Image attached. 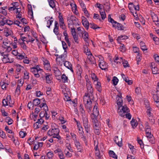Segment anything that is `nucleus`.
I'll return each mask as SVG.
<instances>
[{
    "instance_id": "nucleus-14",
    "label": "nucleus",
    "mask_w": 159,
    "mask_h": 159,
    "mask_svg": "<svg viewBox=\"0 0 159 159\" xmlns=\"http://www.w3.org/2000/svg\"><path fill=\"white\" fill-rule=\"evenodd\" d=\"M46 76L44 78V80L47 84H49L52 82V75L51 74L49 73H47V74H46Z\"/></svg>"
},
{
    "instance_id": "nucleus-13",
    "label": "nucleus",
    "mask_w": 159,
    "mask_h": 159,
    "mask_svg": "<svg viewBox=\"0 0 159 159\" xmlns=\"http://www.w3.org/2000/svg\"><path fill=\"white\" fill-rule=\"evenodd\" d=\"M98 66L102 70H104L106 71L108 70V65L104 61L99 63Z\"/></svg>"
},
{
    "instance_id": "nucleus-35",
    "label": "nucleus",
    "mask_w": 159,
    "mask_h": 159,
    "mask_svg": "<svg viewBox=\"0 0 159 159\" xmlns=\"http://www.w3.org/2000/svg\"><path fill=\"white\" fill-rule=\"evenodd\" d=\"M82 69L80 65H78L77 66V74L78 75L80 76L82 73Z\"/></svg>"
},
{
    "instance_id": "nucleus-40",
    "label": "nucleus",
    "mask_w": 159,
    "mask_h": 159,
    "mask_svg": "<svg viewBox=\"0 0 159 159\" xmlns=\"http://www.w3.org/2000/svg\"><path fill=\"white\" fill-rule=\"evenodd\" d=\"M91 78L94 81V84H95L98 81V79L97 78V76L94 73H92L91 74Z\"/></svg>"
},
{
    "instance_id": "nucleus-58",
    "label": "nucleus",
    "mask_w": 159,
    "mask_h": 159,
    "mask_svg": "<svg viewBox=\"0 0 159 159\" xmlns=\"http://www.w3.org/2000/svg\"><path fill=\"white\" fill-rule=\"evenodd\" d=\"M20 136L22 138H23L26 135V133L25 132L20 131L19 132Z\"/></svg>"
},
{
    "instance_id": "nucleus-10",
    "label": "nucleus",
    "mask_w": 159,
    "mask_h": 159,
    "mask_svg": "<svg viewBox=\"0 0 159 159\" xmlns=\"http://www.w3.org/2000/svg\"><path fill=\"white\" fill-rule=\"evenodd\" d=\"M74 143L79 152H82L83 151V147L77 139H75Z\"/></svg>"
},
{
    "instance_id": "nucleus-30",
    "label": "nucleus",
    "mask_w": 159,
    "mask_h": 159,
    "mask_svg": "<svg viewBox=\"0 0 159 159\" xmlns=\"http://www.w3.org/2000/svg\"><path fill=\"white\" fill-rule=\"evenodd\" d=\"M151 110L150 108L148 109L147 111V113L148 117H150L149 118V120L151 121V122L153 123L154 122V120L152 119V114L151 113Z\"/></svg>"
},
{
    "instance_id": "nucleus-21",
    "label": "nucleus",
    "mask_w": 159,
    "mask_h": 159,
    "mask_svg": "<svg viewBox=\"0 0 159 159\" xmlns=\"http://www.w3.org/2000/svg\"><path fill=\"white\" fill-rule=\"evenodd\" d=\"M91 95L89 93H86L84 97L83 100L84 104L90 101V97Z\"/></svg>"
},
{
    "instance_id": "nucleus-45",
    "label": "nucleus",
    "mask_w": 159,
    "mask_h": 159,
    "mask_svg": "<svg viewBox=\"0 0 159 159\" xmlns=\"http://www.w3.org/2000/svg\"><path fill=\"white\" fill-rule=\"evenodd\" d=\"M8 84H7L3 82H0V85L2 88L3 89H6L7 86L8 85Z\"/></svg>"
},
{
    "instance_id": "nucleus-44",
    "label": "nucleus",
    "mask_w": 159,
    "mask_h": 159,
    "mask_svg": "<svg viewBox=\"0 0 159 159\" xmlns=\"http://www.w3.org/2000/svg\"><path fill=\"white\" fill-rule=\"evenodd\" d=\"M61 78L63 82L67 83L68 82V77L65 74H64L62 75Z\"/></svg>"
},
{
    "instance_id": "nucleus-49",
    "label": "nucleus",
    "mask_w": 159,
    "mask_h": 159,
    "mask_svg": "<svg viewBox=\"0 0 159 159\" xmlns=\"http://www.w3.org/2000/svg\"><path fill=\"white\" fill-rule=\"evenodd\" d=\"M109 154L111 157L116 159L117 158V156L115 154V152L113 151H109Z\"/></svg>"
},
{
    "instance_id": "nucleus-39",
    "label": "nucleus",
    "mask_w": 159,
    "mask_h": 159,
    "mask_svg": "<svg viewBox=\"0 0 159 159\" xmlns=\"http://www.w3.org/2000/svg\"><path fill=\"white\" fill-rule=\"evenodd\" d=\"M70 20H71L73 24H78V19L75 16H71Z\"/></svg>"
},
{
    "instance_id": "nucleus-2",
    "label": "nucleus",
    "mask_w": 159,
    "mask_h": 159,
    "mask_svg": "<svg viewBox=\"0 0 159 159\" xmlns=\"http://www.w3.org/2000/svg\"><path fill=\"white\" fill-rule=\"evenodd\" d=\"M42 70V69L40 68L39 66L37 65L33 67L30 68V71L34 75L35 77L39 78L40 77V75L39 72L40 71Z\"/></svg>"
},
{
    "instance_id": "nucleus-53",
    "label": "nucleus",
    "mask_w": 159,
    "mask_h": 159,
    "mask_svg": "<svg viewBox=\"0 0 159 159\" xmlns=\"http://www.w3.org/2000/svg\"><path fill=\"white\" fill-rule=\"evenodd\" d=\"M66 148L70 152H73V150L72 149L70 144L69 143H66Z\"/></svg>"
},
{
    "instance_id": "nucleus-43",
    "label": "nucleus",
    "mask_w": 159,
    "mask_h": 159,
    "mask_svg": "<svg viewBox=\"0 0 159 159\" xmlns=\"http://www.w3.org/2000/svg\"><path fill=\"white\" fill-rule=\"evenodd\" d=\"M16 70L18 72H20V71L24 69V67L19 64L16 65Z\"/></svg>"
},
{
    "instance_id": "nucleus-56",
    "label": "nucleus",
    "mask_w": 159,
    "mask_h": 159,
    "mask_svg": "<svg viewBox=\"0 0 159 159\" xmlns=\"http://www.w3.org/2000/svg\"><path fill=\"white\" fill-rule=\"evenodd\" d=\"M4 21L6 23L7 25H13L14 23V22L13 21L9 20H4Z\"/></svg>"
},
{
    "instance_id": "nucleus-7",
    "label": "nucleus",
    "mask_w": 159,
    "mask_h": 159,
    "mask_svg": "<svg viewBox=\"0 0 159 159\" xmlns=\"http://www.w3.org/2000/svg\"><path fill=\"white\" fill-rule=\"evenodd\" d=\"M129 111V109L126 105L123 106L121 110L118 111L119 115L122 117H124L125 116V114L126 113H128Z\"/></svg>"
},
{
    "instance_id": "nucleus-64",
    "label": "nucleus",
    "mask_w": 159,
    "mask_h": 159,
    "mask_svg": "<svg viewBox=\"0 0 159 159\" xmlns=\"http://www.w3.org/2000/svg\"><path fill=\"white\" fill-rule=\"evenodd\" d=\"M153 57L156 62H159V56L157 54H155L154 55Z\"/></svg>"
},
{
    "instance_id": "nucleus-12",
    "label": "nucleus",
    "mask_w": 159,
    "mask_h": 159,
    "mask_svg": "<svg viewBox=\"0 0 159 159\" xmlns=\"http://www.w3.org/2000/svg\"><path fill=\"white\" fill-rule=\"evenodd\" d=\"M93 111V113L91 115V118H97L99 114V111L98 107L96 105L94 107Z\"/></svg>"
},
{
    "instance_id": "nucleus-1",
    "label": "nucleus",
    "mask_w": 159,
    "mask_h": 159,
    "mask_svg": "<svg viewBox=\"0 0 159 159\" xmlns=\"http://www.w3.org/2000/svg\"><path fill=\"white\" fill-rule=\"evenodd\" d=\"M47 134L49 136H52L53 138H56L59 140L61 139L59 135V130L58 128H53L52 127L51 129L49 130Z\"/></svg>"
},
{
    "instance_id": "nucleus-27",
    "label": "nucleus",
    "mask_w": 159,
    "mask_h": 159,
    "mask_svg": "<svg viewBox=\"0 0 159 159\" xmlns=\"http://www.w3.org/2000/svg\"><path fill=\"white\" fill-rule=\"evenodd\" d=\"M48 1L50 7L53 9H55L56 3L57 2L56 1L54 0H48Z\"/></svg>"
},
{
    "instance_id": "nucleus-36",
    "label": "nucleus",
    "mask_w": 159,
    "mask_h": 159,
    "mask_svg": "<svg viewBox=\"0 0 159 159\" xmlns=\"http://www.w3.org/2000/svg\"><path fill=\"white\" fill-rule=\"evenodd\" d=\"M114 61L115 62L117 63H120L123 62V60L121 57H115L114 58Z\"/></svg>"
},
{
    "instance_id": "nucleus-42",
    "label": "nucleus",
    "mask_w": 159,
    "mask_h": 159,
    "mask_svg": "<svg viewBox=\"0 0 159 159\" xmlns=\"http://www.w3.org/2000/svg\"><path fill=\"white\" fill-rule=\"evenodd\" d=\"M47 73H45L42 69V70L40 71L39 72V75H40V77L41 76L42 78L43 79V80H44V78L46 76V74H47Z\"/></svg>"
},
{
    "instance_id": "nucleus-60",
    "label": "nucleus",
    "mask_w": 159,
    "mask_h": 159,
    "mask_svg": "<svg viewBox=\"0 0 159 159\" xmlns=\"http://www.w3.org/2000/svg\"><path fill=\"white\" fill-rule=\"evenodd\" d=\"M82 11H83L85 15L88 17H89V14L88 13V11L87 10L86 8L82 9Z\"/></svg>"
},
{
    "instance_id": "nucleus-25",
    "label": "nucleus",
    "mask_w": 159,
    "mask_h": 159,
    "mask_svg": "<svg viewBox=\"0 0 159 159\" xmlns=\"http://www.w3.org/2000/svg\"><path fill=\"white\" fill-rule=\"evenodd\" d=\"M94 126H101L100 122L97 120V118H91Z\"/></svg>"
},
{
    "instance_id": "nucleus-26",
    "label": "nucleus",
    "mask_w": 159,
    "mask_h": 159,
    "mask_svg": "<svg viewBox=\"0 0 159 159\" xmlns=\"http://www.w3.org/2000/svg\"><path fill=\"white\" fill-rule=\"evenodd\" d=\"M63 64L65 67L70 70L72 72H73L74 71L72 68L71 64L69 62L66 61Z\"/></svg>"
},
{
    "instance_id": "nucleus-28",
    "label": "nucleus",
    "mask_w": 159,
    "mask_h": 159,
    "mask_svg": "<svg viewBox=\"0 0 159 159\" xmlns=\"http://www.w3.org/2000/svg\"><path fill=\"white\" fill-rule=\"evenodd\" d=\"M91 104L92 102L91 101L84 104L85 107L88 112H90L91 110Z\"/></svg>"
},
{
    "instance_id": "nucleus-41",
    "label": "nucleus",
    "mask_w": 159,
    "mask_h": 159,
    "mask_svg": "<svg viewBox=\"0 0 159 159\" xmlns=\"http://www.w3.org/2000/svg\"><path fill=\"white\" fill-rule=\"evenodd\" d=\"M40 104V100L39 98H36L33 100V105L37 106Z\"/></svg>"
},
{
    "instance_id": "nucleus-51",
    "label": "nucleus",
    "mask_w": 159,
    "mask_h": 159,
    "mask_svg": "<svg viewBox=\"0 0 159 159\" xmlns=\"http://www.w3.org/2000/svg\"><path fill=\"white\" fill-rule=\"evenodd\" d=\"M24 79H20L17 82V85L21 87L24 84Z\"/></svg>"
},
{
    "instance_id": "nucleus-4",
    "label": "nucleus",
    "mask_w": 159,
    "mask_h": 159,
    "mask_svg": "<svg viewBox=\"0 0 159 159\" xmlns=\"http://www.w3.org/2000/svg\"><path fill=\"white\" fill-rule=\"evenodd\" d=\"M66 55L62 54L58 57H57L56 60L57 65L60 66H62L66 61Z\"/></svg>"
},
{
    "instance_id": "nucleus-59",
    "label": "nucleus",
    "mask_w": 159,
    "mask_h": 159,
    "mask_svg": "<svg viewBox=\"0 0 159 159\" xmlns=\"http://www.w3.org/2000/svg\"><path fill=\"white\" fill-rule=\"evenodd\" d=\"M16 4H17V2H14V3H12V4L13 5V6L10 7L9 8V10L10 11H14L16 10V7L15 5Z\"/></svg>"
},
{
    "instance_id": "nucleus-15",
    "label": "nucleus",
    "mask_w": 159,
    "mask_h": 159,
    "mask_svg": "<svg viewBox=\"0 0 159 159\" xmlns=\"http://www.w3.org/2000/svg\"><path fill=\"white\" fill-rule=\"evenodd\" d=\"M12 31L10 29L6 27H5L3 29V34L4 35L7 37L11 35L12 34Z\"/></svg>"
},
{
    "instance_id": "nucleus-38",
    "label": "nucleus",
    "mask_w": 159,
    "mask_h": 159,
    "mask_svg": "<svg viewBox=\"0 0 159 159\" xmlns=\"http://www.w3.org/2000/svg\"><path fill=\"white\" fill-rule=\"evenodd\" d=\"M131 125L133 128L136 127L138 125V122L137 121L133 118L132 119L131 121L130 122Z\"/></svg>"
},
{
    "instance_id": "nucleus-23",
    "label": "nucleus",
    "mask_w": 159,
    "mask_h": 159,
    "mask_svg": "<svg viewBox=\"0 0 159 159\" xmlns=\"http://www.w3.org/2000/svg\"><path fill=\"white\" fill-rule=\"evenodd\" d=\"M83 30L82 32H81V33L83 35V37L84 41L85 42H87L88 40V34L87 32L84 30L83 28Z\"/></svg>"
},
{
    "instance_id": "nucleus-34",
    "label": "nucleus",
    "mask_w": 159,
    "mask_h": 159,
    "mask_svg": "<svg viewBox=\"0 0 159 159\" xmlns=\"http://www.w3.org/2000/svg\"><path fill=\"white\" fill-rule=\"evenodd\" d=\"M94 84L96 85V89L99 92H101L102 90V89L101 85V83L98 82H97L96 83Z\"/></svg>"
},
{
    "instance_id": "nucleus-3",
    "label": "nucleus",
    "mask_w": 159,
    "mask_h": 159,
    "mask_svg": "<svg viewBox=\"0 0 159 159\" xmlns=\"http://www.w3.org/2000/svg\"><path fill=\"white\" fill-rule=\"evenodd\" d=\"M42 109L44 110L48 111V108L45 103H42L39 106H38L35 109L34 114L37 115L40 111Z\"/></svg>"
},
{
    "instance_id": "nucleus-6",
    "label": "nucleus",
    "mask_w": 159,
    "mask_h": 159,
    "mask_svg": "<svg viewBox=\"0 0 159 159\" xmlns=\"http://www.w3.org/2000/svg\"><path fill=\"white\" fill-rule=\"evenodd\" d=\"M83 121L85 130L86 132L88 133L90 131V124L88 122V118L86 117H83Z\"/></svg>"
},
{
    "instance_id": "nucleus-29",
    "label": "nucleus",
    "mask_w": 159,
    "mask_h": 159,
    "mask_svg": "<svg viewBox=\"0 0 159 159\" xmlns=\"http://www.w3.org/2000/svg\"><path fill=\"white\" fill-rule=\"evenodd\" d=\"M95 149V152L96 155L98 157V158H101V156H102V153L98 149V146L97 145L95 146L94 148Z\"/></svg>"
},
{
    "instance_id": "nucleus-18",
    "label": "nucleus",
    "mask_w": 159,
    "mask_h": 159,
    "mask_svg": "<svg viewBox=\"0 0 159 159\" xmlns=\"http://www.w3.org/2000/svg\"><path fill=\"white\" fill-rule=\"evenodd\" d=\"M115 142L116 144L120 147H122V139L121 138H119L118 136H116L115 138Z\"/></svg>"
},
{
    "instance_id": "nucleus-57",
    "label": "nucleus",
    "mask_w": 159,
    "mask_h": 159,
    "mask_svg": "<svg viewBox=\"0 0 159 159\" xmlns=\"http://www.w3.org/2000/svg\"><path fill=\"white\" fill-rule=\"evenodd\" d=\"M152 66V73L153 74H156L158 73V69L157 67H153Z\"/></svg>"
},
{
    "instance_id": "nucleus-46",
    "label": "nucleus",
    "mask_w": 159,
    "mask_h": 159,
    "mask_svg": "<svg viewBox=\"0 0 159 159\" xmlns=\"http://www.w3.org/2000/svg\"><path fill=\"white\" fill-rule=\"evenodd\" d=\"M119 80L118 78L116 76H114L112 80L113 84L114 85H116L118 82Z\"/></svg>"
},
{
    "instance_id": "nucleus-37",
    "label": "nucleus",
    "mask_w": 159,
    "mask_h": 159,
    "mask_svg": "<svg viewBox=\"0 0 159 159\" xmlns=\"http://www.w3.org/2000/svg\"><path fill=\"white\" fill-rule=\"evenodd\" d=\"M127 38L128 37L126 35H120L118 37L117 40L118 43H120L121 40L127 39Z\"/></svg>"
},
{
    "instance_id": "nucleus-31",
    "label": "nucleus",
    "mask_w": 159,
    "mask_h": 159,
    "mask_svg": "<svg viewBox=\"0 0 159 159\" xmlns=\"http://www.w3.org/2000/svg\"><path fill=\"white\" fill-rule=\"evenodd\" d=\"M7 100L8 101L7 105H9L10 107H12L13 105L14 102L12 101L10 95H9L7 96Z\"/></svg>"
},
{
    "instance_id": "nucleus-55",
    "label": "nucleus",
    "mask_w": 159,
    "mask_h": 159,
    "mask_svg": "<svg viewBox=\"0 0 159 159\" xmlns=\"http://www.w3.org/2000/svg\"><path fill=\"white\" fill-rule=\"evenodd\" d=\"M22 40L23 42L20 43L21 47L23 50H26L27 49V47L24 43V39H22Z\"/></svg>"
},
{
    "instance_id": "nucleus-50",
    "label": "nucleus",
    "mask_w": 159,
    "mask_h": 159,
    "mask_svg": "<svg viewBox=\"0 0 159 159\" xmlns=\"http://www.w3.org/2000/svg\"><path fill=\"white\" fill-rule=\"evenodd\" d=\"M8 44V43L7 41H3L2 47L3 48L6 49V48L9 46Z\"/></svg>"
},
{
    "instance_id": "nucleus-32",
    "label": "nucleus",
    "mask_w": 159,
    "mask_h": 159,
    "mask_svg": "<svg viewBox=\"0 0 159 159\" xmlns=\"http://www.w3.org/2000/svg\"><path fill=\"white\" fill-rule=\"evenodd\" d=\"M58 24L57 21L55 22V27L53 30V32L56 35H58L59 32H58Z\"/></svg>"
},
{
    "instance_id": "nucleus-8",
    "label": "nucleus",
    "mask_w": 159,
    "mask_h": 159,
    "mask_svg": "<svg viewBox=\"0 0 159 159\" xmlns=\"http://www.w3.org/2000/svg\"><path fill=\"white\" fill-rule=\"evenodd\" d=\"M1 54L2 57V61L4 63H11L13 61L10 58L8 54H5L4 52L1 53Z\"/></svg>"
},
{
    "instance_id": "nucleus-63",
    "label": "nucleus",
    "mask_w": 159,
    "mask_h": 159,
    "mask_svg": "<svg viewBox=\"0 0 159 159\" xmlns=\"http://www.w3.org/2000/svg\"><path fill=\"white\" fill-rule=\"evenodd\" d=\"M73 36V39H74V40L75 41V42L77 43H79V42L78 41V36L76 34H74L73 35H72Z\"/></svg>"
},
{
    "instance_id": "nucleus-52",
    "label": "nucleus",
    "mask_w": 159,
    "mask_h": 159,
    "mask_svg": "<svg viewBox=\"0 0 159 159\" xmlns=\"http://www.w3.org/2000/svg\"><path fill=\"white\" fill-rule=\"evenodd\" d=\"M48 111L44 110L43 111H42L40 113L39 116L40 118H42L45 117L46 115H47V112Z\"/></svg>"
},
{
    "instance_id": "nucleus-22",
    "label": "nucleus",
    "mask_w": 159,
    "mask_h": 159,
    "mask_svg": "<svg viewBox=\"0 0 159 159\" xmlns=\"http://www.w3.org/2000/svg\"><path fill=\"white\" fill-rule=\"evenodd\" d=\"M44 122L43 120L41 118L40 119L38 120L34 124V127H35V129H38L39 128L40 125L42 124Z\"/></svg>"
},
{
    "instance_id": "nucleus-54",
    "label": "nucleus",
    "mask_w": 159,
    "mask_h": 159,
    "mask_svg": "<svg viewBox=\"0 0 159 159\" xmlns=\"http://www.w3.org/2000/svg\"><path fill=\"white\" fill-rule=\"evenodd\" d=\"M30 61L29 58L27 56H25V58L23 59V62L24 64H29Z\"/></svg>"
},
{
    "instance_id": "nucleus-47",
    "label": "nucleus",
    "mask_w": 159,
    "mask_h": 159,
    "mask_svg": "<svg viewBox=\"0 0 159 159\" xmlns=\"http://www.w3.org/2000/svg\"><path fill=\"white\" fill-rule=\"evenodd\" d=\"M100 12L102 19V20L104 19L106 17L105 12L104 11H102V10L101 11H100Z\"/></svg>"
},
{
    "instance_id": "nucleus-11",
    "label": "nucleus",
    "mask_w": 159,
    "mask_h": 159,
    "mask_svg": "<svg viewBox=\"0 0 159 159\" xmlns=\"http://www.w3.org/2000/svg\"><path fill=\"white\" fill-rule=\"evenodd\" d=\"M116 99L117 100V104L118 106L119 109L122 106L123 103L121 93H119V94L117 95Z\"/></svg>"
},
{
    "instance_id": "nucleus-19",
    "label": "nucleus",
    "mask_w": 159,
    "mask_h": 159,
    "mask_svg": "<svg viewBox=\"0 0 159 159\" xmlns=\"http://www.w3.org/2000/svg\"><path fill=\"white\" fill-rule=\"evenodd\" d=\"M146 133V137L148 138V139L149 140V139H151V143H154V141L153 140V135L151 134V130L149 131H145Z\"/></svg>"
},
{
    "instance_id": "nucleus-16",
    "label": "nucleus",
    "mask_w": 159,
    "mask_h": 159,
    "mask_svg": "<svg viewBox=\"0 0 159 159\" xmlns=\"http://www.w3.org/2000/svg\"><path fill=\"white\" fill-rule=\"evenodd\" d=\"M113 27L115 28H117L118 30H123L124 28L123 25L117 23L115 21L112 24Z\"/></svg>"
},
{
    "instance_id": "nucleus-5",
    "label": "nucleus",
    "mask_w": 159,
    "mask_h": 159,
    "mask_svg": "<svg viewBox=\"0 0 159 159\" xmlns=\"http://www.w3.org/2000/svg\"><path fill=\"white\" fill-rule=\"evenodd\" d=\"M87 52L85 50L84 52L86 53V54L88 55V62H90L91 64H94L96 66V64L95 58L92 54H90V52H89L88 49H87Z\"/></svg>"
},
{
    "instance_id": "nucleus-20",
    "label": "nucleus",
    "mask_w": 159,
    "mask_h": 159,
    "mask_svg": "<svg viewBox=\"0 0 159 159\" xmlns=\"http://www.w3.org/2000/svg\"><path fill=\"white\" fill-rule=\"evenodd\" d=\"M60 26L62 29L64 30L66 28L65 25L64 24V20L62 16H59Z\"/></svg>"
},
{
    "instance_id": "nucleus-33",
    "label": "nucleus",
    "mask_w": 159,
    "mask_h": 159,
    "mask_svg": "<svg viewBox=\"0 0 159 159\" xmlns=\"http://www.w3.org/2000/svg\"><path fill=\"white\" fill-rule=\"evenodd\" d=\"M70 6L72 7V9L73 12L76 15L78 14V12L77 10V6L75 4L71 3Z\"/></svg>"
},
{
    "instance_id": "nucleus-48",
    "label": "nucleus",
    "mask_w": 159,
    "mask_h": 159,
    "mask_svg": "<svg viewBox=\"0 0 159 159\" xmlns=\"http://www.w3.org/2000/svg\"><path fill=\"white\" fill-rule=\"evenodd\" d=\"M89 26L91 28L94 29L100 28L99 27H98L97 25L93 23H89Z\"/></svg>"
},
{
    "instance_id": "nucleus-9",
    "label": "nucleus",
    "mask_w": 159,
    "mask_h": 159,
    "mask_svg": "<svg viewBox=\"0 0 159 159\" xmlns=\"http://www.w3.org/2000/svg\"><path fill=\"white\" fill-rule=\"evenodd\" d=\"M86 87L88 90V93H90L92 95V93L93 92V89L91 85V82L89 81L88 78H86Z\"/></svg>"
},
{
    "instance_id": "nucleus-17",
    "label": "nucleus",
    "mask_w": 159,
    "mask_h": 159,
    "mask_svg": "<svg viewBox=\"0 0 159 159\" xmlns=\"http://www.w3.org/2000/svg\"><path fill=\"white\" fill-rule=\"evenodd\" d=\"M82 23L84 26L87 30L89 29V23L87 19L84 16L82 17Z\"/></svg>"
},
{
    "instance_id": "nucleus-61",
    "label": "nucleus",
    "mask_w": 159,
    "mask_h": 159,
    "mask_svg": "<svg viewBox=\"0 0 159 159\" xmlns=\"http://www.w3.org/2000/svg\"><path fill=\"white\" fill-rule=\"evenodd\" d=\"M145 131H149L151 130V127L149 126L148 124L147 123L145 124Z\"/></svg>"
},
{
    "instance_id": "nucleus-62",
    "label": "nucleus",
    "mask_w": 159,
    "mask_h": 159,
    "mask_svg": "<svg viewBox=\"0 0 159 159\" xmlns=\"http://www.w3.org/2000/svg\"><path fill=\"white\" fill-rule=\"evenodd\" d=\"M24 78L25 79H29V73L26 71H25L24 73Z\"/></svg>"
},
{
    "instance_id": "nucleus-24",
    "label": "nucleus",
    "mask_w": 159,
    "mask_h": 159,
    "mask_svg": "<svg viewBox=\"0 0 159 159\" xmlns=\"http://www.w3.org/2000/svg\"><path fill=\"white\" fill-rule=\"evenodd\" d=\"M45 19L46 20H48L47 21V26L48 28H50V25H52V23L53 22V20H52L53 18L51 17L50 18L49 17H47L45 18Z\"/></svg>"
}]
</instances>
